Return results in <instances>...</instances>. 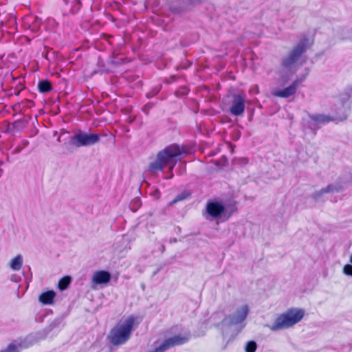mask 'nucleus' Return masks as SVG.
I'll return each instance as SVG.
<instances>
[{"label":"nucleus","mask_w":352,"mask_h":352,"mask_svg":"<svg viewBox=\"0 0 352 352\" xmlns=\"http://www.w3.org/2000/svg\"><path fill=\"white\" fill-rule=\"evenodd\" d=\"M308 42L309 39L307 37L301 38L297 45L291 50L288 56L283 60V65L287 68L293 65L306 52L309 46Z\"/></svg>","instance_id":"nucleus-4"},{"label":"nucleus","mask_w":352,"mask_h":352,"mask_svg":"<svg viewBox=\"0 0 352 352\" xmlns=\"http://www.w3.org/2000/svg\"><path fill=\"white\" fill-rule=\"evenodd\" d=\"M343 272L348 276H352V265L346 264L343 267Z\"/></svg>","instance_id":"nucleus-20"},{"label":"nucleus","mask_w":352,"mask_h":352,"mask_svg":"<svg viewBox=\"0 0 352 352\" xmlns=\"http://www.w3.org/2000/svg\"><path fill=\"white\" fill-rule=\"evenodd\" d=\"M350 262L352 263V254H351V258H350Z\"/></svg>","instance_id":"nucleus-22"},{"label":"nucleus","mask_w":352,"mask_h":352,"mask_svg":"<svg viewBox=\"0 0 352 352\" xmlns=\"http://www.w3.org/2000/svg\"><path fill=\"white\" fill-rule=\"evenodd\" d=\"M0 352H19V351L16 344H10Z\"/></svg>","instance_id":"nucleus-18"},{"label":"nucleus","mask_w":352,"mask_h":352,"mask_svg":"<svg viewBox=\"0 0 352 352\" xmlns=\"http://www.w3.org/2000/svg\"><path fill=\"white\" fill-rule=\"evenodd\" d=\"M302 82V78H297L289 86L284 88L283 89L274 90L272 92V94L276 97L287 98L294 96L296 93L297 89Z\"/></svg>","instance_id":"nucleus-7"},{"label":"nucleus","mask_w":352,"mask_h":352,"mask_svg":"<svg viewBox=\"0 0 352 352\" xmlns=\"http://www.w3.org/2000/svg\"><path fill=\"white\" fill-rule=\"evenodd\" d=\"M38 88L41 93H47L52 89V84L47 80L40 81L38 84Z\"/></svg>","instance_id":"nucleus-13"},{"label":"nucleus","mask_w":352,"mask_h":352,"mask_svg":"<svg viewBox=\"0 0 352 352\" xmlns=\"http://www.w3.org/2000/svg\"><path fill=\"white\" fill-rule=\"evenodd\" d=\"M140 324L138 318L130 315L120 320L110 330L107 338L113 346L123 345L130 339L133 331Z\"/></svg>","instance_id":"nucleus-1"},{"label":"nucleus","mask_w":352,"mask_h":352,"mask_svg":"<svg viewBox=\"0 0 352 352\" xmlns=\"http://www.w3.org/2000/svg\"><path fill=\"white\" fill-rule=\"evenodd\" d=\"M207 212L212 217L220 216L225 210V207L219 202H209L206 207Z\"/></svg>","instance_id":"nucleus-9"},{"label":"nucleus","mask_w":352,"mask_h":352,"mask_svg":"<svg viewBox=\"0 0 352 352\" xmlns=\"http://www.w3.org/2000/svg\"><path fill=\"white\" fill-rule=\"evenodd\" d=\"M111 274L104 270H98L94 273L91 282L95 285L107 284L111 280Z\"/></svg>","instance_id":"nucleus-8"},{"label":"nucleus","mask_w":352,"mask_h":352,"mask_svg":"<svg viewBox=\"0 0 352 352\" xmlns=\"http://www.w3.org/2000/svg\"><path fill=\"white\" fill-rule=\"evenodd\" d=\"M76 147L93 145L100 140V135L96 133H79L72 138Z\"/></svg>","instance_id":"nucleus-6"},{"label":"nucleus","mask_w":352,"mask_h":352,"mask_svg":"<svg viewBox=\"0 0 352 352\" xmlns=\"http://www.w3.org/2000/svg\"><path fill=\"white\" fill-rule=\"evenodd\" d=\"M56 293L52 291H47L42 293L38 298L39 301L43 305H51L54 302Z\"/></svg>","instance_id":"nucleus-10"},{"label":"nucleus","mask_w":352,"mask_h":352,"mask_svg":"<svg viewBox=\"0 0 352 352\" xmlns=\"http://www.w3.org/2000/svg\"><path fill=\"white\" fill-rule=\"evenodd\" d=\"M309 118L317 124L327 123L335 120L332 117L323 114L310 115Z\"/></svg>","instance_id":"nucleus-11"},{"label":"nucleus","mask_w":352,"mask_h":352,"mask_svg":"<svg viewBox=\"0 0 352 352\" xmlns=\"http://www.w3.org/2000/svg\"><path fill=\"white\" fill-rule=\"evenodd\" d=\"M71 277L65 276L61 278L58 284V289L61 291L66 289L71 283Z\"/></svg>","instance_id":"nucleus-15"},{"label":"nucleus","mask_w":352,"mask_h":352,"mask_svg":"<svg viewBox=\"0 0 352 352\" xmlns=\"http://www.w3.org/2000/svg\"><path fill=\"white\" fill-rule=\"evenodd\" d=\"M22 256L20 254H19L11 261L10 267L14 271H19L22 267Z\"/></svg>","instance_id":"nucleus-12"},{"label":"nucleus","mask_w":352,"mask_h":352,"mask_svg":"<svg viewBox=\"0 0 352 352\" xmlns=\"http://www.w3.org/2000/svg\"><path fill=\"white\" fill-rule=\"evenodd\" d=\"M257 348L254 341H249L245 346V352H255Z\"/></svg>","instance_id":"nucleus-17"},{"label":"nucleus","mask_w":352,"mask_h":352,"mask_svg":"<svg viewBox=\"0 0 352 352\" xmlns=\"http://www.w3.org/2000/svg\"><path fill=\"white\" fill-rule=\"evenodd\" d=\"M331 190V186H328L326 188L322 189L320 191V194L327 193Z\"/></svg>","instance_id":"nucleus-21"},{"label":"nucleus","mask_w":352,"mask_h":352,"mask_svg":"<svg viewBox=\"0 0 352 352\" xmlns=\"http://www.w3.org/2000/svg\"><path fill=\"white\" fill-rule=\"evenodd\" d=\"M305 315L301 309L291 308L279 315L271 327L272 331H278L294 326L300 322Z\"/></svg>","instance_id":"nucleus-3"},{"label":"nucleus","mask_w":352,"mask_h":352,"mask_svg":"<svg viewBox=\"0 0 352 352\" xmlns=\"http://www.w3.org/2000/svg\"><path fill=\"white\" fill-rule=\"evenodd\" d=\"M72 3L74 6V8L72 10V12L74 14L78 12L81 8V2L80 1V0H74Z\"/></svg>","instance_id":"nucleus-19"},{"label":"nucleus","mask_w":352,"mask_h":352,"mask_svg":"<svg viewBox=\"0 0 352 352\" xmlns=\"http://www.w3.org/2000/svg\"><path fill=\"white\" fill-rule=\"evenodd\" d=\"M187 153L186 147L176 144H170L157 153L156 160L150 163L149 170L160 171L170 163L172 164L170 168L173 169L180 157Z\"/></svg>","instance_id":"nucleus-2"},{"label":"nucleus","mask_w":352,"mask_h":352,"mask_svg":"<svg viewBox=\"0 0 352 352\" xmlns=\"http://www.w3.org/2000/svg\"><path fill=\"white\" fill-rule=\"evenodd\" d=\"M190 196V194L186 192H183L182 193L177 195L174 199L171 201L170 203V205L175 204L180 201H182Z\"/></svg>","instance_id":"nucleus-16"},{"label":"nucleus","mask_w":352,"mask_h":352,"mask_svg":"<svg viewBox=\"0 0 352 352\" xmlns=\"http://www.w3.org/2000/svg\"><path fill=\"white\" fill-rule=\"evenodd\" d=\"M245 95L243 93L235 94L232 96L230 106V113L235 116L242 115L245 111Z\"/></svg>","instance_id":"nucleus-5"},{"label":"nucleus","mask_w":352,"mask_h":352,"mask_svg":"<svg viewBox=\"0 0 352 352\" xmlns=\"http://www.w3.org/2000/svg\"><path fill=\"white\" fill-rule=\"evenodd\" d=\"M248 305H243L241 310L237 311L236 322H241L243 321L248 316Z\"/></svg>","instance_id":"nucleus-14"}]
</instances>
